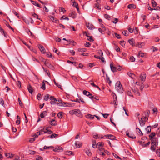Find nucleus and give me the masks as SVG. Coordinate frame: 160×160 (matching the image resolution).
<instances>
[{
  "label": "nucleus",
  "mask_w": 160,
  "mask_h": 160,
  "mask_svg": "<svg viewBox=\"0 0 160 160\" xmlns=\"http://www.w3.org/2000/svg\"><path fill=\"white\" fill-rule=\"evenodd\" d=\"M98 153L100 155L102 156L105 155V154L103 152V149L102 148H100L98 151Z\"/></svg>",
  "instance_id": "23"
},
{
  "label": "nucleus",
  "mask_w": 160,
  "mask_h": 160,
  "mask_svg": "<svg viewBox=\"0 0 160 160\" xmlns=\"http://www.w3.org/2000/svg\"><path fill=\"white\" fill-rule=\"evenodd\" d=\"M50 99L51 101H53V100H55V101H58V99H57L56 98H54L53 96H51L49 98Z\"/></svg>",
  "instance_id": "52"
},
{
  "label": "nucleus",
  "mask_w": 160,
  "mask_h": 160,
  "mask_svg": "<svg viewBox=\"0 0 160 160\" xmlns=\"http://www.w3.org/2000/svg\"><path fill=\"white\" fill-rule=\"evenodd\" d=\"M93 137L95 139H101L103 138V136L101 135L96 134L93 136Z\"/></svg>",
  "instance_id": "14"
},
{
  "label": "nucleus",
  "mask_w": 160,
  "mask_h": 160,
  "mask_svg": "<svg viewBox=\"0 0 160 160\" xmlns=\"http://www.w3.org/2000/svg\"><path fill=\"white\" fill-rule=\"evenodd\" d=\"M72 3H73L72 6L73 7H77L78 6V3H77V2H76L75 1H74V2H72Z\"/></svg>",
  "instance_id": "53"
},
{
  "label": "nucleus",
  "mask_w": 160,
  "mask_h": 160,
  "mask_svg": "<svg viewBox=\"0 0 160 160\" xmlns=\"http://www.w3.org/2000/svg\"><path fill=\"white\" fill-rule=\"evenodd\" d=\"M144 85L143 84V83H142L141 85H140V90H141V91H142V90H143V89L144 88Z\"/></svg>",
  "instance_id": "63"
},
{
  "label": "nucleus",
  "mask_w": 160,
  "mask_h": 160,
  "mask_svg": "<svg viewBox=\"0 0 160 160\" xmlns=\"http://www.w3.org/2000/svg\"><path fill=\"white\" fill-rule=\"evenodd\" d=\"M86 36H87L88 37V40L90 42H93L94 41V40L93 39L92 36H88L87 34H86Z\"/></svg>",
  "instance_id": "40"
},
{
  "label": "nucleus",
  "mask_w": 160,
  "mask_h": 160,
  "mask_svg": "<svg viewBox=\"0 0 160 160\" xmlns=\"http://www.w3.org/2000/svg\"><path fill=\"white\" fill-rule=\"evenodd\" d=\"M69 113L71 115L75 114L77 117L82 118L83 114L81 111L79 109H75L71 110L69 112Z\"/></svg>",
  "instance_id": "1"
},
{
  "label": "nucleus",
  "mask_w": 160,
  "mask_h": 160,
  "mask_svg": "<svg viewBox=\"0 0 160 160\" xmlns=\"http://www.w3.org/2000/svg\"><path fill=\"white\" fill-rule=\"evenodd\" d=\"M47 115V112L46 111H43L40 114V116L41 118H43L45 117V116Z\"/></svg>",
  "instance_id": "18"
},
{
  "label": "nucleus",
  "mask_w": 160,
  "mask_h": 160,
  "mask_svg": "<svg viewBox=\"0 0 160 160\" xmlns=\"http://www.w3.org/2000/svg\"><path fill=\"white\" fill-rule=\"evenodd\" d=\"M43 158L40 156H38L36 157V160H42Z\"/></svg>",
  "instance_id": "56"
},
{
  "label": "nucleus",
  "mask_w": 160,
  "mask_h": 160,
  "mask_svg": "<svg viewBox=\"0 0 160 160\" xmlns=\"http://www.w3.org/2000/svg\"><path fill=\"white\" fill-rule=\"evenodd\" d=\"M156 134L154 132H152L150 135L149 136V139L150 140H152L153 138H154V136H155Z\"/></svg>",
  "instance_id": "16"
},
{
  "label": "nucleus",
  "mask_w": 160,
  "mask_h": 160,
  "mask_svg": "<svg viewBox=\"0 0 160 160\" xmlns=\"http://www.w3.org/2000/svg\"><path fill=\"white\" fill-rule=\"evenodd\" d=\"M113 104H114L117 105H118V101H117V97L116 96H115V99H113Z\"/></svg>",
  "instance_id": "36"
},
{
  "label": "nucleus",
  "mask_w": 160,
  "mask_h": 160,
  "mask_svg": "<svg viewBox=\"0 0 160 160\" xmlns=\"http://www.w3.org/2000/svg\"><path fill=\"white\" fill-rule=\"evenodd\" d=\"M126 134L127 136L131 138L135 139L136 138V136L132 134H129V132H126Z\"/></svg>",
  "instance_id": "9"
},
{
  "label": "nucleus",
  "mask_w": 160,
  "mask_h": 160,
  "mask_svg": "<svg viewBox=\"0 0 160 160\" xmlns=\"http://www.w3.org/2000/svg\"><path fill=\"white\" fill-rule=\"evenodd\" d=\"M146 75L145 74H141L140 76V77L141 78L142 82H143L145 80Z\"/></svg>",
  "instance_id": "13"
},
{
  "label": "nucleus",
  "mask_w": 160,
  "mask_h": 160,
  "mask_svg": "<svg viewBox=\"0 0 160 160\" xmlns=\"http://www.w3.org/2000/svg\"><path fill=\"white\" fill-rule=\"evenodd\" d=\"M65 153L67 155H74L72 151H67Z\"/></svg>",
  "instance_id": "41"
},
{
  "label": "nucleus",
  "mask_w": 160,
  "mask_h": 160,
  "mask_svg": "<svg viewBox=\"0 0 160 160\" xmlns=\"http://www.w3.org/2000/svg\"><path fill=\"white\" fill-rule=\"evenodd\" d=\"M128 8L129 9L134 8L135 9L136 8L135 5L133 4H130L128 6Z\"/></svg>",
  "instance_id": "25"
},
{
  "label": "nucleus",
  "mask_w": 160,
  "mask_h": 160,
  "mask_svg": "<svg viewBox=\"0 0 160 160\" xmlns=\"http://www.w3.org/2000/svg\"><path fill=\"white\" fill-rule=\"evenodd\" d=\"M139 123H140V125L141 126H143L145 124V121L143 120H142V118H141V120H139Z\"/></svg>",
  "instance_id": "21"
},
{
  "label": "nucleus",
  "mask_w": 160,
  "mask_h": 160,
  "mask_svg": "<svg viewBox=\"0 0 160 160\" xmlns=\"http://www.w3.org/2000/svg\"><path fill=\"white\" fill-rule=\"evenodd\" d=\"M138 142H139L140 144H141L143 147H146L147 146L149 145L150 144V142H148L146 144H143L142 143V141H139Z\"/></svg>",
  "instance_id": "24"
},
{
  "label": "nucleus",
  "mask_w": 160,
  "mask_h": 160,
  "mask_svg": "<svg viewBox=\"0 0 160 160\" xmlns=\"http://www.w3.org/2000/svg\"><path fill=\"white\" fill-rule=\"evenodd\" d=\"M62 40H63L66 41L67 42L69 43V44H70L71 42H73V45L74 46L76 44L75 42L71 39L67 40L65 38H63Z\"/></svg>",
  "instance_id": "10"
},
{
  "label": "nucleus",
  "mask_w": 160,
  "mask_h": 160,
  "mask_svg": "<svg viewBox=\"0 0 160 160\" xmlns=\"http://www.w3.org/2000/svg\"><path fill=\"white\" fill-rule=\"evenodd\" d=\"M78 51L80 52H85L86 49L85 48H78Z\"/></svg>",
  "instance_id": "35"
},
{
  "label": "nucleus",
  "mask_w": 160,
  "mask_h": 160,
  "mask_svg": "<svg viewBox=\"0 0 160 160\" xmlns=\"http://www.w3.org/2000/svg\"><path fill=\"white\" fill-rule=\"evenodd\" d=\"M31 2L32 4L33 5L36 6H37V7H41L40 5L38 3H37L35 1L32 0H31Z\"/></svg>",
  "instance_id": "30"
},
{
  "label": "nucleus",
  "mask_w": 160,
  "mask_h": 160,
  "mask_svg": "<svg viewBox=\"0 0 160 160\" xmlns=\"http://www.w3.org/2000/svg\"><path fill=\"white\" fill-rule=\"evenodd\" d=\"M110 67L112 72H114L116 71V68L113 66L112 63H111L110 64Z\"/></svg>",
  "instance_id": "11"
},
{
  "label": "nucleus",
  "mask_w": 160,
  "mask_h": 160,
  "mask_svg": "<svg viewBox=\"0 0 160 160\" xmlns=\"http://www.w3.org/2000/svg\"><path fill=\"white\" fill-rule=\"evenodd\" d=\"M144 45V43L142 42H139L137 45V47L139 48H142V47Z\"/></svg>",
  "instance_id": "28"
},
{
  "label": "nucleus",
  "mask_w": 160,
  "mask_h": 160,
  "mask_svg": "<svg viewBox=\"0 0 160 160\" xmlns=\"http://www.w3.org/2000/svg\"><path fill=\"white\" fill-rule=\"evenodd\" d=\"M86 118H90V119H92L94 118L95 116L91 115L89 114H88L85 116Z\"/></svg>",
  "instance_id": "19"
},
{
  "label": "nucleus",
  "mask_w": 160,
  "mask_h": 160,
  "mask_svg": "<svg viewBox=\"0 0 160 160\" xmlns=\"http://www.w3.org/2000/svg\"><path fill=\"white\" fill-rule=\"evenodd\" d=\"M136 131L137 133L140 136H142L143 135V133L139 128H136Z\"/></svg>",
  "instance_id": "8"
},
{
  "label": "nucleus",
  "mask_w": 160,
  "mask_h": 160,
  "mask_svg": "<svg viewBox=\"0 0 160 160\" xmlns=\"http://www.w3.org/2000/svg\"><path fill=\"white\" fill-rule=\"evenodd\" d=\"M45 65L51 69H53L54 67L49 62H45Z\"/></svg>",
  "instance_id": "7"
},
{
  "label": "nucleus",
  "mask_w": 160,
  "mask_h": 160,
  "mask_svg": "<svg viewBox=\"0 0 160 160\" xmlns=\"http://www.w3.org/2000/svg\"><path fill=\"white\" fill-rule=\"evenodd\" d=\"M150 113L149 111H147L144 112V114L145 115V116L148 117L149 116V114Z\"/></svg>",
  "instance_id": "47"
},
{
  "label": "nucleus",
  "mask_w": 160,
  "mask_h": 160,
  "mask_svg": "<svg viewBox=\"0 0 160 160\" xmlns=\"http://www.w3.org/2000/svg\"><path fill=\"white\" fill-rule=\"evenodd\" d=\"M50 95L49 94H47L45 95V96L44 97V100L47 101V100L48 99Z\"/></svg>",
  "instance_id": "50"
},
{
  "label": "nucleus",
  "mask_w": 160,
  "mask_h": 160,
  "mask_svg": "<svg viewBox=\"0 0 160 160\" xmlns=\"http://www.w3.org/2000/svg\"><path fill=\"white\" fill-rule=\"evenodd\" d=\"M113 155L116 158H118L121 160V158L118 156V155H117L116 154L113 153Z\"/></svg>",
  "instance_id": "55"
},
{
  "label": "nucleus",
  "mask_w": 160,
  "mask_h": 160,
  "mask_svg": "<svg viewBox=\"0 0 160 160\" xmlns=\"http://www.w3.org/2000/svg\"><path fill=\"white\" fill-rule=\"evenodd\" d=\"M106 81L109 85H110L111 83V81L110 80L109 78L108 77V76L107 74L106 75Z\"/></svg>",
  "instance_id": "33"
},
{
  "label": "nucleus",
  "mask_w": 160,
  "mask_h": 160,
  "mask_svg": "<svg viewBox=\"0 0 160 160\" xmlns=\"http://www.w3.org/2000/svg\"><path fill=\"white\" fill-rule=\"evenodd\" d=\"M53 51L57 53V55H59L60 53V52L57 50L56 48H54V49Z\"/></svg>",
  "instance_id": "61"
},
{
  "label": "nucleus",
  "mask_w": 160,
  "mask_h": 160,
  "mask_svg": "<svg viewBox=\"0 0 160 160\" xmlns=\"http://www.w3.org/2000/svg\"><path fill=\"white\" fill-rule=\"evenodd\" d=\"M127 74L132 78H133L135 75L134 74L131 73L130 72H128L127 73Z\"/></svg>",
  "instance_id": "34"
},
{
  "label": "nucleus",
  "mask_w": 160,
  "mask_h": 160,
  "mask_svg": "<svg viewBox=\"0 0 160 160\" xmlns=\"http://www.w3.org/2000/svg\"><path fill=\"white\" fill-rule=\"evenodd\" d=\"M90 45V43L89 42H86L84 44V45L85 47H89Z\"/></svg>",
  "instance_id": "62"
},
{
  "label": "nucleus",
  "mask_w": 160,
  "mask_h": 160,
  "mask_svg": "<svg viewBox=\"0 0 160 160\" xmlns=\"http://www.w3.org/2000/svg\"><path fill=\"white\" fill-rule=\"evenodd\" d=\"M104 137L111 140H114L116 138V137L114 136L111 134L105 135Z\"/></svg>",
  "instance_id": "5"
},
{
  "label": "nucleus",
  "mask_w": 160,
  "mask_h": 160,
  "mask_svg": "<svg viewBox=\"0 0 160 160\" xmlns=\"http://www.w3.org/2000/svg\"><path fill=\"white\" fill-rule=\"evenodd\" d=\"M130 60L131 62H133L135 61V59L133 56H131L130 57Z\"/></svg>",
  "instance_id": "64"
},
{
  "label": "nucleus",
  "mask_w": 160,
  "mask_h": 160,
  "mask_svg": "<svg viewBox=\"0 0 160 160\" xmlns=\"http://www.w3.org/2000/svg\"><path fill=\"white\" fill-rule=\"evenodd\" d=\"M132 90L135 93L140 94L138 89L137 88H134L132 89Z\"/></svg>",
  "instance_id": "20"
},
{
  "label": "nucleus",
  "mask_w": 160,
  "mask_h": 160,
  "mask_svg": "<svg viewBox=\"0 0 160 160\" xmlns=\"http://www.w3.org/2000/svg\"><path fill=\"white\" fill-rule=\"evenodd\" d=\"M1 32L4 36V37H6L8 35L5 32V31L2 29V30H0Z\"/></svg>",
  "instance_id": "42"
},
{
  "label": "nucleus",
  "mask_w": 160,
  "mask_h": 160,
  "mask_svg": "<svg viewBox=\"0 0 160 160\" xmlns=\"http://www.w3.org/2000/svg\"><path fill=\"white\" fill-rule=\"evenodd\" d=\"M41 88H42L43 90H45L46 89L45 84L44 82H42V86L41 87Z\"/></svg>",
  "instance_id": "59"
},
{
  "label": "nucleus",
  "mask_w": 160,
  "mask_h": 160,
  "mask_svg": "<svg viewBox=\"0 0 160 160\" xmlns=\"http://www.w3.org/2000/svg\"><path fill=\"white\" fill-rule=\"evenodd\" d=\"M104 17L105 18L108 20H109L111 18L110 16L107 14H105L104 15Z\"/></svg>",
  "instance_id": "54"
},
{
  "label": "nucleus",
  "mask_w": 160,
  "mask_h": 160,
  "mask_svg": "<svg viewBox=\"0 0 160 160\" xmlns=\"http://www.w3.org/2000/svg\"><path fill=\"white\" fill-rule=\"evenodd\" d=\"M156 154L159 157H160V149H158L156 151Z\"/></svg>",
  "instance_id": "60"
},
{
  "label": "nucleus",
  "mask_w": 160,
  "mask_h": 160,
  "mask_svg": "<svg viewBox=\"0 0 160 160\" xmlns=\"http://www.w3.org/2000/svg\"><path fill=\"white\" fill-rule=\"evenodd\" d=\"M75 144L76 146L77 147H81V146L82 145V144L81 143H80L79 144H78V142H75Z\"/></svg>",
  "instance_id": "58"
},
{
  "label": "nucleus",
  "mask_w": 160,
  "mask_h": 160,
  "mask_svg": "<svg viewBox=\"0 0 160 160\" xmlns=\"http://www.w3.org/2000/svg\"><path fill=\"white\" fill-rule=\"evenodd\" d=\"M63 149V148L61 147H58V148H56L54 149L53 150L54 152H59L60 151V150L62 151Z\"/></svg>",
  "instance_id": "17"
},
{
  "label": "nucleus",
  "mask_w": 160,
  "mask_h": 160,
  "mask_svg": "<svg viewBox=\"0 0 160 160\" xmlns=\"http://www.w3.org/2000/svg\"><path fill=\"white\" fill-rule=\"evenodd\" d=\"M58 136V134L54 133V134H52L50 136V138H55L56 137H57Z\"/></svg>",
  "instance_id": "43"
},
{
  "label": "nucleus",
  "mask_w": 160,
  "mask_h": 160,
  "mask_svg": "<svg viewBox=\"0 0 160 160\" xmlns=\"http://www.w3.org/2000/svg\"><path fill=\"white\" fill-rule=\"evenodd\" d=\"M54 147L53 146H50L49 147H47L46 146H45L43 147V149H49V148H53Z\"/></svg>",
  "instance_id": "48"
},
{
  "label": "nucleus",
  "mask_w": 160,
  "mask_h": 160,
  "mask_svg": "<svg viewBox=\"0 0 160 160\" xmlns=\"http://www.w3.org/2000/svg\"><path fill=\"white\" fill-rule=\"evenodd\" d=\"M62 101L60 99L58 100L57 102V104L59 106H62L63 105L62 104Z\"/></svg>",
  "instance_id": "27"
},
{
  "label": "nucleus",
  "mask_w": 160,
  "mask_h": 160,
  "mask_svg": "<svg viewBox=\"0 0 160 160\" xmlns=\"http://www.w3.org/2000/svg\"><path fill=\"white\" fill-rule=\"evenodd\" d=\"M115 88L119 92L122 93L123 92V88L120 81H118L115 84Z\"/></svg>",
  "instance_id": "2"
},
{
  "label": "nucleus",
  "mask_w": 160,
  "mask_h": 160,
  "mask_svg": "<svg viewBox=\"0 0 160 160\" xmlns=\"http://www.w3.org/2000/svg\"><path fill=\"white\" fill-rule=\"evenodd\" d=\"M0 104H1L3 106L4 105V100L1 98H0Z\"/></svg>",
  "instance_id": "57"
},
{
  "label": "nucleus",
  "mask_w": 160,
  "mask_h": 160,
  "mask_svg": "<svg viewBox=\"0 0 160 160\" xmlns=\"http://www.w3.org/2000/svg\"><path fill=\"white\" fill-rule=\"evenodd\" d=\"M83 94L88 96L91 95V93L89 92L86 90H84L83 92Z\"/></svg>",
  "instance_id": "26"
},
{
  "label": "nucleus",
  "mask_w": 160,
  "mask_h": 160,
  "mask_svg": "<svg viewBox=\"0 0 160 160\" xmlns=\"http://www.w3.org/2000/svg\"><path fill=\"white\" fill-rule=\"evenodd\" d=\"M71 17L74 18L76 17V14L74 12L72 11L71 13L70 14Z\"/></svg>",
  "instance_id": "29"
},
{
  "label": "nucleus",
  "mask_w": 160,
  "mask_h": 160,
  "mask_svg": "<svg viewBox=\"0 0 160 160\" xmlns=\"http://www.w3.org/2000/svg\"><path fill=\"white\" fill-rule=\"evenodd\" d=\"M28 90L29 92L31 93H32L33 92V89L32 88L30 85H28Z\"/></svg>",
  "instance_id": "22"
},
{
  "label": "nucleus",
  "mask_w": 160,
  "mask_h": 160,
  "mask_svg": "<svg viewBox=\"0 0 160 160\" xmlns=\"http://www.w3.org/2000/svg\"><path fill=\"white\" fill-rule=\"evenodd\" d=\"M38 47L41 52H42L43 53H45V49L42 45L39 44L38 45Z\"/></svg>",
  "instance_id": "6"
},
{
  "label": "nucleus",
  "mask_w": 160,
  "mask_h": 160,
  "mask_svg": "<svg viewBox=\"0 0 160 160\" xmlns=\"http://www.w3.org/2000/svg\"><path fill=\"white\" fill-rule=\"evenodd\" d=\"M128 42L131 45H133L134 44V40L133 38L128 40Z\"/></svg>",
  "instance_id": "39"
},
{
  "label": "nucleus",
  "mask_w": 160,
  "mask_h": 160,
  "mask_svg": "<svg viewBox=\"0 0 160 160\" xmlns=\"http://www.w3.org/2000/svg\"><path fill=\"white\" fill-rule=\"evenodd\" d=\"M151 140V144L155 145V146H158V141L156 138H153Z\"/></svg>",
  "instance_id": "4"
},
{
  "label": "nucleus",
  "mask_w": 160,
  "mask_h": 160,
  "mask_svg": "<svg viewBox=\"0 0 160 160\" xmlns=\"http://www.w3.org/2000/svg\"><path fill=\"white\" fill-rule=\"evenodd\" d=\"M155 147V145L151 144V146L150 148L153 151H155L156 150Z\"/></svg>",
  "instance_id": "45"
},
{
  "label": "nucleus",
  "mask_w": 160,
  "mask_h": 160,
  "mask_svg": "<svg viewBox=\"0 0 160 160\" xmlns=\"http://www.w3.org/2000/svg\"><path fill=\"white\" fill-rule=\"evenodd\" d=\"M85 152L88 156H91L92 154L89 150L88 149L87 150H86Z\"/></svg>",
  "instance_id": "37"
},
{
  "label": "nucleus",
  "mask_w": 160,
  "mask_h": 160,
  "mask_svg": "<svg viewBox=\"0 0 160 160\" xmlns=\"http://www.w3.org/2000/svg\"><path fill=\"white\" fill-rule=\"evenodd\" d=\"M58 117L59 118H62V112H59L58 113L57 115Z\"/></svg>",
  "instance_id": "49"
},
{
  "label": "nucleus",
  "mask_w": 160,
  "mask_h": 160,
  "mask_svg": "<svg viewBox=\"0 0 160 160\" xmlns=\"http://www.w3.org/2000/svg\"><path fill=\"white\" fill-rule=\"evenodd\" d=\"M12 12L16 16L17 18H19V16L18 14L16 12V11L14 9L12 10Z\"/></svg>",
  "instance_id": "38"
},
{
  "label": "nucleus",
  "mask_w": 160,
  "mask_h": 160,
  "mask_svg": "<svg viewBox=\"0 0 160 160\" xmlns=\"http://www.w3.org/2000/svg\"><path fill=\"white\" fill-rule=\"evenodd\" d=\"M86 26L89 29L91 30H92L94 28V26L92 24H90L89 23H87L86 24Z\"/></svg>",
  "instance_id": "15"
},
{
  "label": "nucleus",
  "mask_w": 160,
  "mask_h": 160,
  "mask_svg": "<svg viewBox=\"0 0 160 160\" xmlns=\"http://www.w3.org/2000/svg\"><path fill=\"white\" fill-rule=\"evenodd\" d=\"M5 156L8 158H10L12 157V154L10 153H6Z\"/></svg>",
  "instance_id": "51"
},
{
  "label": "nucleus",
  "mask_w": 160,
  "mask_h": 160,
  "mask_svg": "<svg viewBox=\"0 0 160 160\" xmlns=\"http://www.w3.org/2000/svg\"><path fill=\"white\" fill-rule=\"evenodd\" d=\"M151 126H148L146 128V130L147 131V133H149L151 131Z\"/></svg>",
  "instance_id": "31"
},
{
  "label": "nucleus",
  "mask_w": 160,
  "mask_h": 160,
  "mask_svg": "<svg viewBox=\"0 0 160 160\" xmlns=\"http://www.w3.org/2000/svg\"><path fill=\"white\" fill-rule=\"evenodd\" d=\"M49 122L50 124L53 126H55L57 125V122L55 119H52Z\"/></svg>",
  "instance_id": "12"
},
{
  "label": "nucleus",
  "mask_w": 160,
  "mask_h": 160,
  "mask_svg": "<svg viewBox=\"0 0 160 160\" xmlns=\"http://www.w3.org/2000/svg\"><path fill=\"white\" fill-rule=\"evenodd\" d=\"M122 33L123 35L125 36H127L128 35V32L127 31H124L122 32Z\"/></svg>",
  "instance_id": "46"
},
{
  "label": "nucleus",
  "mask_w": 160,
  "mask_h": 160,
  "mask_svg": "<svg viewBox=\"0 0 160 160\" xmlns=\"http://www.w3.org/2000/svg\"><path fill=\"white\" fill-rule=\"evenodd\" d=\"M49 17L52 21L54 22H57V20L55 18H54L52 16H50Z\"/></svg>",
  "instance_id": "32"
},
{
  "label": "nucleus",
  "mask_w": 160,
  "mask_h": 160,
  "mask_svg": "<svg viewBox=\"0 0 160 160\" xmlns=\"http://www.w3.org/2000/svg\"><path fill=\"white\" fill-rule=\"evenodd\" d=\"M41 129V132H43L44 133H48V134H50L52 133V132L51 130L48 129V128L45 127H44Z\"/></svg>",
  "instance_id": "3"
},
{
  "label": "nucleus",
  "mask_w": 160,
  "mask_h": 160,
  "mask_svg": "<svg viewBox=\"0 0 160 160\" xmlns=\"http://www.w3.org/2000/svg\"><path fill=\"white\" fill-rule=\"evenodd\" d=\"M152 4L153 7H155L157 5V3L155 1L153 0L152 1Z\"/></svg>",
  "instance_id": "44"
}]
</instances>
